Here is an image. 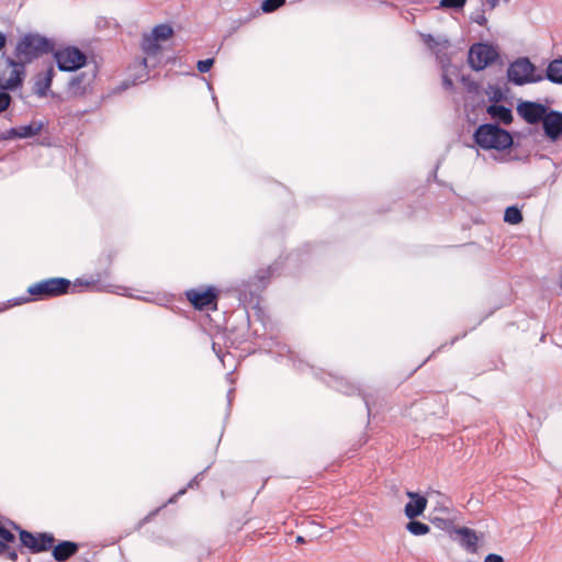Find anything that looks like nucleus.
<instances>
[{"label": "nucleus", "mask_w": 562, "mask_h": 562, "mask_svg": "<svg viewBox=\"0 0 562 562\" xmlns=\"http://www.w3.org/2000/svg\"><path fill=\"white\" fill-rule=\"evenodd\" d=\"M54 42L38 33H26L22 35L14 49V57L26 64L41 58L54 50Z\"/></svg>", "instance_id": "obj_1"}, {"label": "nucleus", "mask_w": 562, "mask_h": 562, "mask_svg": "<svg viewBox=\"0 0 562 562\" xmlns=\"http://www.w3.org/2000/svg\"><path fill=\"white\" fill-rule=\"evenodd\" d=\"M474 142L483 149L504 150L513 145V136L497 124L480 125L474 132Z\"/></svg>", "instance_id": "obj_2"}, {"label": "nucleus", "mask_w": 562, "mask_h": 562, "mask_svg": "<svg viewBox=\"0 0 562 562\" xmlns=\"http://www.w3.org/2000/svg\"><path fill=\"white\" fill-rule=\"evenodd\" d=\"M536 67L527 57H521L513 61L507 68L508 81L516 86H522L530 82H540L544 79L542 75H536Z\"/></svg>", "instance_id": "obj_3"}, {"label": "nucleus", "mask_w": 562, "mask_h": 562, "mask_svg": "<svg viewBox=\"0 0 562 562\" xmlns=\"http://www.w3.org/2000/svg\"><path fill=\"white\" fill-rule=\"evenodd\" d=\"M70 281L65 278L42 280L27 288V293L37 299L59 296L68 292Z\"/></svg>", "instance_id": "obj_4"}, {"label": "nucleus", "mask_w": 562, "mask_h": 562, "mask_svg": "<svg viewBox=\"0 0 562 562\" xmlns=\"http://www.w3.org/2000/svg\"><path fill=\"white\" fill-rule=\"evenodd\" d=\"M97 78V68H87L74 75L67 83V93L72 98H82L92 93Z\"/></svg>", "instance_id": "obj_5"}, {"label": "nucleus", "mask_w": 562, "mask_h": 562, "mask_svg": "<svg viewBox=\"0 0 562 562\" xmlns=\"http://www.w3.org/2000/svg\"><path fill=\"white\" fill-rule=\"evenodd\" d=\"M54 58L59 70L69 72L85 67L87 63L86 54L74 46L57 49L54 52Z\"/></svg>", "instance_id": "obj_6"}, {"label": "nucleus", "mask_w": 562, "mask_h": 562, "mask_svg": "<svg viewBox=\"0 0 562 562\" xmlns=\"http://www.w3.org/2000/svg\"><path fill=\"white\" fill-rule=\"evenodd\" d=\"M10 524L19 531L21 544L26 547L32 553L44 552L53 547L55 538L52 533L42 532L36 537L14 522L10 521Z\"/></svg>", "instance_id": "obj_7"}, {"label": "nucleus", "mask_w": 562, "mask_h": 562, "mask_svg": "<svg viewBox=\"0 0 562 562\" xmlns=\"http://www.w3.org/2000/svg\"><path fill=\"white\" fill-rule=\"evenodd\" d=\"M498 54L492 45L476 43L469 50L468 61L474 70H483L492 64Z\"/></svg>", "instance_id": "obj_8"}, {"label": "nucleus", "mask_w": 562, "mask_h": 562, "mask_svg": "<svg viewBox=\"0 0 562 562\" xmlns=\"http://www.w3.org/2000/svg\"><path fill=\"white\" fill-rule=\"evenodd\" d=\"M273 272L274 269L272 267L260 269L248 281H244L237 289L239 293V300H246L248 294L250 296L258 295V293L266 286L267 281Z\"/></svg>", "instance_id": "obj_9"}, {"label": "nucleus", "mask_w": 562, "mask_h": 562, "mask_svg": "<svg viewBox=\"0 0 562 562\" xmlns=\"http://www.w3.org/2000/svg\"><path fill=\"white\" fill-rule=\"evenodd\" d=\"M5 63L9 67L12 68L10 77L8 79L2 78V85L4 86V89L13 90L21 88L25 76H26V69L25 66L27 65L23 60L12 57H7Z\"/></svg>", "instance_id": "obj_10"}, {"label": "nucleus", "mask_w": 562, "mask_h": 562, "mask_svg": "<svg viewBox=\"0 0 562 562\" xmlns=\"http://www.w3.org/2000/svg\"><path fill=\"white\" fill-rule=\"evenodd\" d=\"M548 111L546 105L533 101H521L517 105L518 115L528 124L540 123L546 117Z\"/></svg>", "instance_id": "obj_11"}, {"label": "nucleus", "mask_w": 562, "mask_h": 562, "mask_svg": "<svg viewBox=\"0 0 562 562\" xmlns=\"http://www.w3.org/2000/svg\"><path fill=\"white\" fill-rule=\"evenodd\" d=\"M110 277V270L105 269L102 272H97L91 274L89 278H78L75 281V285H85L88 288H94L97 291H105V292H117L119 286H114L111 283L106 282V279Z\"/></svg>", "instance_id": "obj_12"}, {"label": "nucleus", "mask_w": 562, "mask_h": 562, "mask_svg": "<svg viewBox=\"0 0 562 562\" xmlns=\"http://www.w3.org/2000/svg\"><path fill=\"white\" fill-rule=\"evenodd\" d=\"M333 387H335L337 391L348 394V395H352L356 393L361 395V397L366 404L367 411H368V416L371 417V415L373 414V411H374V405H375L372 394L362 392L358 386L353 385L352 383H350L349 381H347L342 378L335 379L333 381Z\"/></svg>", "instance_id": "obj_13"}, {"label": "nucleus", "mask_w": 562, "mask_h": 562, "mask_svg": "<svg viewBox=\"0 0 562 562\" xmlns=\"http://www.w3.org/2000/svg\"><path fill=\"white\" fill-rule=\"evenodd\" d=\"M544 135L552 142L558 140L562 135V113L550 110L541 121Z\"/></svg>", "instance_id": "obj_14"}, {"label": "nucleus", "mask_w": 562, "mask_h": 562, "mask_svg": "<svg viewBox=\"0 0 562 562\" xmlns=\"http://www.w3.org/2000/svg\"><path fill=\"white\" fill-rule=\"evenodd\" d=\"M187 299L196 310H203L215 303L217 294L214 288L206 290L191 289L186 292Z\"/></svg>", "instance_id": "obj_15"}, {"label": "nucleus", "mask_w": 562, "mask_h": 562, "mask_svg": "<svg viewBox=\"0 0 562 562\" xmlns=\"http://www.w3.org/2000/svg\"><path fill=\"white\" fill-rule=\"evenodd\" d=\"M14 542L15 536L0 522V555H4L13 562L18 560V552L11 546Z\"/></svg>", "instance_id": "obj_16"}, {"label": "nucleus", "mask_w": 562, "mask_h": 562, "mask_svg": "<svg viewBox=\"0 0 562 562\" xmlns=\"http://www.w3.org/2000/svg\"><path fill=\"white\" fill-rule=\"evenodd\" d=\"M407 496L411 501L405 505L404 512L407 518L414 519L424 513L427 499L415 492H407Z\"/></svg>", "instance_id": "obj_17"}, {"label": "nucleus", "mask_w": 562, "mask_h": 562, "mask_svg": "<svg viewBox=\"0 0 562 562\" xmlns=\"http://www.w3.org/2000/svg\"><path fill=\"white\" fill-rule=\"evenodd\" d=\"M423 40L424 43L436 53L437 58L440 59V63L443 64V57L446 55L445 50H447L450 45L449 40L442 35L432 36L431 34H424Z\"/></svg>", "instance_id": "obj_18"}, {"label": "nucleus", "mask_w": 562, "mask_h": 562, "mask_svg": "<svg viewBox=\"0 0 562 562\" xmlns=\"http://www.w3.org/2000/svg\"><path fill=\"white\" fill-rule=\"evenodd\" d=\"M55 70L53 67L46 69L45 72L38 74L34 81L33 92L40 97H46L53 82Z\"/></svg>", "instance_id": "obj_19"}, {"label": "nucleus", "mask_w": 562, "mask_h": 562, "mask_svg": "<svg viewBox=\"0 0 562 562\" xmlns=\"http://www.w3.org/2000/svg\"><path fill=\"white\" fill-rule=\"evenodd\" d=\"M457 533L460 536V544L470 553L477 552V541L479 538L476 532L468 527H462L457 530Z\"/></svg>", "instance_id": "obj_20"}, {"label": "nucleus", "mask_w": 562, "mask_h": 562, "mask_svg": "<svg viewBox=\"0 0 562 562\" xmlns=\"http://www.w3.org/2000/svg\"><path fill=\"white\" fill-rule=\"evenodd\" d=\"M79 549L78 543L72 541H61L53 548V557L58 562H64L75 555Z\"/></svg>", "instance_id": "obj_21"}, {"label": "nucleus", "mask_w": 562, "mask_h": 562, "mask_svg": "<svg viewBox=\"0 0 562 562\" xmlns=\"http://www.w3.org/2000/svg\"><path fill=\"white\" fill-rule=\"evenodd\" d=\"M486 112L499 123L508 125L513 122V112L505 105L492 103L487 106Z\"/></svg>", "instance_id": "obj_22"}, {"label": "nucleus", "mask_w": 562, "mask_h": 562, "mask_svg": "<svg viewBox=\"0 0 562 562\" xmlns=\"http://www.w3.org/2000/svg\"><path fill=\"white\" fill-rule=\"evenodd\" d=\"M280 357L286 358V360L299 371H305V369H313L307 362L302 360L299 355L293 351L289 346L282 345L278 350Z\"/></svg>", "instance_id": "obj_23"}, {"label": "nucleus", "mask_w": 562, "mask_h": 562, "mask_svg": "<svg viewBox=\"0 0 562 562\" xmlns=\"http://www.w3.org/2000/svg\"><path fill=\"white\" fill-rule=\"evenodd\" d=\"M543 77L553 83L562 85V58L550 61Z\"/></svg>", "instance_id": "obj_24"}, {"label": "nucleus", "mask_w": 562, "mask_h": 562, "mask_svg": "<svg viewBox=\"0 0 562 562\" xmlns=\"http://www.w3.org/2000/svg\"><path fill=\"white\" fill-rule=\"evenodd\" d=\"M43 127L44 123L42 121H33L27 125L18 126L19 138H31L37 135Z\"/></svg>", "instance_id": "obj_25"}, {"label": "nucleus", "mask_w": 562, "mask_h": 562, "mask_svg": "<svg viewBox=\"0 0 562 562\" xmlns=\"http://www.w3.org/2000/svg\"><path fill=\"white\" fill-rule=\"evenodd\" d=\"M406 529L414 536H424L430 531V527L422 521L411 519Z\"/></svg>", "instance_id": "obj_26"}, {"label": "nucleus", "mask_w": 562, "mask_h": 562, "mask_svg": "<svg viewBox=\"0 0 562 562\" xmlns=\"http://www.w3.org/2000/svg\"><path fill=\"white\" fill-rule=\"evenodd\" d=\"M172 27L168 24H159L154 27L151 35L154 40L157 41H166L172 35Z\"/></svg>", "instance_id": "obj_27"}, {"label": "nucleus", "mask_w": 562, "mask_h": 562, "mask_svg": "<svg viewBox=\"0 0 562 562\" xmlns=\"http://www.w3.org/2000/svg\"><path fill=\"white\" fill-rule=\"evenodd\" d=\"M504 221L508 224H519L522 221L521 211L517 206L506 207Z\"/></svg>", "instance_id": "obj_28"}, {"label": "nucleus", "mask_w": 562, "mask_h": 562, "mask_svg": "<svg viewBox=\"0 0 562 562\" xmlns=\"http://www.w3.org/2000/svg\"><path fill=\"white\" fill-rule=\"evenodd\" d=\"M8 89L2 85V77H0V113L4 112L11 104L12 98Z\"/></svg>", "instance_id": "obj_29"}, {"label": "nucleus", "mask_w": 562, "mask_h": 562, "mask_svg": "<svg viewBox=\"0 0 562 562\" xmlns=\"http://www.w3.org/2000/svg\"><path fill=\"white\" fill-rule=\"evenodd\" d=\"M467 3V0H440L439 8L462 10Z\"/></svg>", "instance_id": "obj_30"}, {"label": "nucleus", "mask_w": 562, "mask_h": 562, "mask_svg": "<svg viewBox=\"0 0 562 562\" xmlns=\"http://www.w3.org/2000/svg\"><path fill=\"white\" fill-rule=\"evenodd\" d=\"M284 3L285 0H263L261 10L266 13H270L281 8Z\"/></svg>", "instance_id": "obj_31"}, {"label": "nucleus", "mask_w": 562, "mask_h": 562, "mask_svg": "<svg viewBox=\"0 0 562 562\" xmlns=\"http://www.w3.org/2000/svg\"><path fill=\"white\" fill-rule=\"evenodd\" d=\"M143 49L146 54H156L159 50V45L157 44V40L151 38H145L143 42Z\"/></svg>", "instance_id": "obj_32"}, {"label": "nucleus", "mask_w": 562, "mask_h": 562, "mask_svg": "<svg viewBox=\"0 0 562 562\" xmlns=\"http://www.w3.org/2000/svg\"><path fill=\"white\" fill-rule=\"evenodd\" d=\"M214 65V58H206L203 60H199L196 64V68L200 72H207L212 66Z\"/></svg>", "instance_id": "obj_33"}, {"label": "nucleus", "mask_w": 562, "mask_h": 562, "mask_svg": "<svg viewBox=\"0 0 562 562\" xmlns=\"http://www.w3.org/2000/svg\"><path fill=\"white\" fill-rule=\"evenodd\" d=\"M471 20L479 24L480 26H485L487 23V18L484 14V11H477L474 14H472Z\"/></svg>", "instance_id": "obj_34"}, {"label": "nucleus", "mask_w": 562, "mask_h": 562, "mask_svg": "<svg viewBox=\"0 0 562 562\" xmlns=\"http://www.w3.org/2000/svg\"><path fill=\"white\" fill-rule=\"evenodd\" d=\"M19 138L18 127H11L3 134V139Z\"/></svg>", "instance_id": "obj_35"}, {"label": "nucleus", "mask_w": 562, "mask_h": 562, "mask_svg": "<svg viewBox=\"0 0 562 562\" xmlns=\"http://www.w3.org/2000/svg\"><path fill=\"white\" fill-rule=\"evenodd\" d=\"M484 562H504V559L499 554L490 553L485 557Z\"/></svg>", "instance_id": "obj_36"}, {"label": "nucleus", "mask_w": 562, "mask_h": 562, "mask_svg": "<svg viewBox=\"0 0 562 562\" xmlns=\"http://www.w3.org/2000/svg\"><path fill=\"white\" fill-rule=\"evenodd\" d=\"M442 85L447 90H452L454 87L452 79L447 75L442 76Z\"/></svg>", "instance_id": "obj_37"}, {"label": "nucleus", "mask_w": 562, "mask_h": 562, "mask_svg": "<svg viewBox=\"0 0 562 562\" xmlns=\"http://www.w3.org/2000/svg\"><path fill=\"white\" fill-rule=\"evenodd\" d=\"M203 473L204 471L198 473L189 483H188V487L189 488H193L194 486H198L199 485V482L200 480L202 479L203 476Z\"/></svg>", "instance_id": "obj_38"}, {"label": "nucleus", "mask_w": 562, "mask_h": 562, "mask_svg": "<svg viewBox=\"0 0 562 562\" xmlns=\"http://www.w3.org/2000/svg\"><path fill=\"white\" fill-rule=\"evenodd\" d=\"M31 299L27 297V296H22V297H18V299H14V302L12 305H20L22 303H26V302H30Z\"/></svg>", "instance_id": "obj_39"}, {"label": "nucleus", "mask_w": 562, "mask_h": 562, "mask_svg": "<svg viewBox=\"0 0 562 562\" xmlns=\"http://www.w3.org/2000/svg\"><path fill=\"white\" fill-rule=\"evenodd\" d=\"M7 42V36L4 33L0 32V50L4 47Z\"/></svg>", "instance_id": "obj_40"}, {"label": "nucleus", "mask_w": 562, "mask_h": 562, "mask_svg": "<svg viewBox=\"0 0 562 562\" xmlns=\"http://www.w3.org/2000/svg\"><path fill=\"white\" fill-rule=\"evenodd\" d=\"M186 491H187V488H182V490H180V491H179V492H178L173 497H171V498L169 499V503L175 502V499H176L178 496L183 495V494L186 493Z\"/></svg>", "instance_id": "obj_41"}, {"label": "nucleus", "mask_w": 562, "mask_h": 562, "mask_svg": "<svg viewBox=\"0 0 562 562\" xmlns=\"http://www.w3.org/2000/svg\"><path fill=\"white\" fill-rule=\"evenodd\" d=\"M485 1L490 5L491 9H494L498 3V0H485Z\"/></svg>", "instance_id": "obj_42"}, {"label": "nucleus", "mask_w": 562, "mask_h": 562, "mask_svg": "<svg viewBox=\"0 0 562 562\" xmlns=\"http://www.w3.org/2000/svg\"><path fill=\"white\" fill-rule=\"evenodd\" d=\"M502 97H503V94H502L501 91H495L492 99L495 100V101H498V100L502 99Z\"/></svg>", "instance_id": "obj_43"}, {"label": "nucleus", "mask_w": 562, "mask_h": 562, "mask_svg": "<svg viewBox=\"0 0 562 562\" xmlns=\"http://www.w3.org/2000/svg\"><path fill=\"white\" fill-rule=\"evenodd\" d=\"M234 389H231L227 393L228 404L232 402V395H233Z\"/></svg>", "instance_id": "obj_44"}, {"label": "nucleus", "mask_w": 562, "mask_h": 562, "mask_svg": "<svg viewBox=\"0 0 562 562\" xmlns=\"http://www.w3.org/2000/svg\"><path fill=\"white\" fill-rule=\"evenodd\" d=\"M226 380L229 381L231 383H233V373L232 372L226 374Z\"/></svg>", "instance_id": "obj_45"}, {"label": "nucleus", "mask_w": 562, "mask_h": 562, "mask_svg": "<svg viewBox=\"0 0 562 562\" xmlns=\"http://www.w3.org/2000/svg\"><path fill=\"white\" fill-rule=\"evenodd\" d=\"M296 541H297V542H304V539H303V537L299 536V537L296 538Z\"/></svg>", "instance_id": "obj_46"}, {"label": "nucleus", "mask_w": 562, "mask_h": 562, "mask_svg": "<svg viewBox=\"0 0 562 562\" xmlns=\"http://www.w3.org/2000/svg\"><path fill=\"white\" fill-rule=\"evenodd\" d=\"M140 65L145 68L146 67V59H143Z\"/></svg>", "instance_id": "obj_47"}]
</instances>
